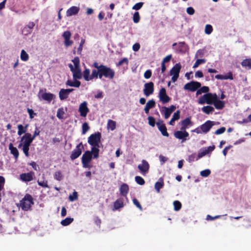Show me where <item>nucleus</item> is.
I'll list each match as a JSON object with an SVG mask.
<instances>
[{"instance_id": "obj_2", "label": "nucleus", "mask_w": 251, "mask_h": 251, "mask_svg": "<svg viewBox=\"0 0 251 251\" xmlns=\"http://www.w3.org/2000/svg\"><path fill=\"white\" fill-rule=\"evenodd\" d=\"M33 204L32 197L30 194H26L20 201L19 205L23 210L28 211L30 209L31 205Z\"/></svg>"}, {"instance_id": "obj_38", "label": "nucleus", "mask_w": 251, "mask_h": 251, "mask_svg": "<svg viewBox=\"0 0 251 251\" xmlns=\"http://www.w3.org/2000/svg\"><path fill=\"white\" fill-rule=\"evenodd\" d=\"M54 178L58 181H61L63 178V175L61 171H58L55 172L54 174Z\"/></svg>"}, {"instance_id": "obj_13", "label": "nucleus", "mask_w": 251, "mask_h": 251, "mask_svg": "<svg viewBox=\"0 0 251 251\" xmlns=\"http://www.w3.org/2000/svg\"><path fill=\"white\" fill-rule=\"evenodd\" d=\"M174 135L176 138L181 140L182 142L186 141L187 138L189 135L188 132L185 130L176 131L174 133Z\"/></svg>"}, {"instance_id": "obj_4", "label": "nucleus", "mask_w": 251, "mask_h": 251, "mask_svg": "<svg viewBox=\"0 0 251 251\" xmlns=\"http://www.w3.org/2000/svg\"><path fill=\"white\" fill-rule=\"evenodd\" d=\"M100 70V78H101L103 76L105 78L112 79L115 76V71L113 69L110 67H108L105 65L101 67Z\"/></svg>"}, {"instance_id": "obj_57", "label": "nucleus", "mask_w": 251, "mask_h": 251, "mask_svg": "<svg viewBox=\"0 0 251 251\" xmlns=\"http://www.w3.org/2000/svg\"><path fill=\"white\" fill-rule=\"evenodd\" d=\"M133 204L137 206L141 211L143 210L142 207L138 200L136 198L133 199Z\"/></svg>"}, {"instance_id": "obj_6", "label": "nucleus", "mask_w": 251, "mask_h": 251, "mask_svg": "<svg viewBox=\"0 0 251 251\" xmlns=\"http://www.w3.org/2000/svg\"><path fill=\"white\" fill-rule=\"evenodd\" d=\"M181 68V66L179 63H176L170 70V75H173L172 81L175 82L179 77V74Z\"/></svg>"}, {"instance_id": "obj_8", "label": "nucleus", "mask_w": 251, "mask_h": 251, "mask_svg": "<svg viewBox=\"0 0 251 251\" xmlns=\"http://www.w3.org/2000/svg\"><path fill=\"white\" fill-rule=\"evenodd\" d=\"M201 87V83L200 82L192 81L186 83L184 86V89L190 91L195 92Z\"/></svg>"}, {"instance_id": "obj_48", "label": "nucleus", "mask_w": 251, "mask_h": 251, "mask_svg": "<svg viewBox=\"0 0 251 251\" xmlns=\"http://www.w3.org/2000/svg\"><path fill=\"white\" fill-rule=\"evenodd\" d=\"M89 128L90 127L87 123H83L82 126V134H85Z\"/></svg>"}, {"instance_id": "obj_10", "label": "nucleus", "mask_w": 251, "mask_h": 251, "mask_svg": "<svg viewBox=\"0 0 251 251\" xmlns=\"http://www.w3.org/2000/svg\"><path fill=\"white\" fill-rule=\"evenodd\" d=\"M159 98L163 103L169 102L171 98L167 95L166 90L165 88H162L159 92Z\"/></svg>"}, {"instance_id": "obj_27", "label": "nucleus", "mask_w": 251, "mask_h": 251, "mask_svg": "<svg viewBox=\"0 0 251 251\" xmlns=\"http://www.w3.org/2000/svg\"><path fill=\"white\" fill-rule=\"evenodd\" d=\"M53 94L50 93H44L42 94L41 97L43 100L50 102L53 99Z\"/></svg>"}, {"instance_id": "obj_29", "label": "nucleus", "mask_w": 251, "mask_h": 251, "mask_svg": "<svg viewBox=\"0 0 251 251\" xmlns=\"http://www.w3.org/2000/svg\"><path fill=\"white\" fill-rule=\"evenodd\" d=\"M66 84L67 86L78 88L80 86L81 83L79 81L75 79L74 82L70 80H68Z\"/></svg>"}, {"instance_id": "obj_34", "label": "nucleus", "mask_w": 251, "mask_h": 251, "mask_svg": "<svg viewBox=\"0 0 251 251\" xmlns=\"http://www.w3.org/2000/svg\"><path fill=\"white\" fill-rule=\"evenodd\" d=\"M201 110L203 112L206 114H209L210 113L213 112L214 111V108L211 106H203Z\"/></svg>"}, {"instance_id": "obj_12", "label": "nucleus", "mask_w": 251, "mask_h": 251, "mask_svg": "<svg viewBox=\"0 0 251 251\" xmlns=\"http://www.w3.org/2000/svg\"><path fill=\"white\" fill-rule=\"evenodd\" d=\"M78 111L80 113V116L85 117L87 113L89 112V109L87 107V102L86 101L81 103L79 105Z\"/></svg>"}, {"instance_id": "obj_56", "label": "nucleus", "mask_w": 251, "mask_h": 251, "mask_svg": "<svg viewBox=\"0 0 251 251\" xmlns=\"http://www.w3.org/2000/svg\"><path fill=\"white\" fill-rule=\"evenodd\" d=\"M38 184L42 186L44 188H47L48 187V181L47 180H43V181H39V180L37 181Z\"/></svg>"}, {"instance_id": "obj_5", "label": "nucleus", "mask_w": 251, "mask_h": 251, "mask_svg": "<svg viewBox=\"0 0 251 251\" xmlns=\"http://www.w3.org/2000/svg\"><path fill=\"white\" fill-rule=\"evenodd\" d=\"M92 155L94 156V152L92 151V149L91 151H87L84 152L81 157V162L83 168H91V166L89 164L92 159Z\"/></svg>"}, {"instance_id": "obj_42", "label": "nucleus", "mask_w": 251, "mask_h": 251, "mask_svg": "<svg viewBox=\"0 0 251 251\" xmlns=\"http://www.w3.org/2000/svg\"><path fill=\"white\" fill-rule=\"evenodd\" d=\"M164 186V182L163 180L161 182L157 181L155 183L154 188L158 193L160 192V190Z\"/></svg>"}, {"instance_id": "obj_33", "label": "nucleus", "mask_w": 251, "mask_h": 251, "mask_svg": "<svg viewBox=\"0 0 251 251\" xmlns=\"http://www.w3.org/2000/svg\"><path fill=\"white\" fill-rule=\"evenodd\" d=\"M209 91V88L207 86H203L202 87H200L198 89L196 92V95H199L203 93H208V92Z\"/></svg>"}, {"instance_id": "obj_31", "label": "nucleus", "mask_w": 251, "mask_h": 251, "mask_svg": "<svg viewBox=\"0 0 251 251\" xmlns=\"http://www.w3.org/2000/svg\"><path fill=\"white\" fill-rule=\"evenodd\" d=\"M90 70L87 68H85V70L83 72V77L85 80L88 81L91 80V75H90Z\"/></svg>"}, {"instance_id": "obj_22", "label": "nucleus", "mask_w": 251, "mask_h": 251, "mask_svg": "<svg viewBox=\"0 0 251 251\" xmlns=\"http://www.w3.org/2000/svg\"><path fill=\"white\" fill-rule=\"evenodd\" d=\"M124 206L123 198H119L117 199L114 202L113 205V210H116Z\"/></svg>"}, {"instance_id": "obj_11", "label": "nucleus", "mask_w": 251, "mask_h": 251, "mask_svg": "<svg viewBox=\"0 0 251 251\" xmlns=\"http://www.w3.org/2000/svg\"><path fill=\"white\" fill-rule=\"evenodd\" d=\"M214 125L215 122L208 120L206 122H205L204 124L201 125L200 126V128L202 132L204 133H206L210 130V129Z\"/></svg>"}, {"instance_id": "obj_18", "label": "nucleus", "mask_w": 251, "mask_h": 251, "mask_svg": "<svg viewBox=\"0 0 251 251\" xmlns=\"http://www.w3.org/2000/svg\"><path fill=\"white\" fill-rule=\"evenodd\" d=\"M188 50V47L184 42H181L178 43V46L177 49V52L184 54L186 53Z\"/></svg>"}, {"instance_id": "obj_16", "label": "nucleus", "mask_w": 251, "mask_h": 251, "mask_svg": "<svg viewBox=\"0 0 251 251\" xmlns=\"http://www.w3.org/2000/svg\"><path fill=\"white\" fill-rule=\"evenodd\" d=\"M34 173L32 171L27 173H22L20 175V178L24 182H29L33 179Z\"/></svg>"}, {"instance_id": "obj_37", "label": "nucleus", "mask_w": 251, "mask_h": 251, "mask_svg": "<svg viewBox=\"0 0 251 251\" xmlns=\"http://www.w3.org/2000/svg\"><path fill=\"white\" fill-rule=\"evenodd\" d=\"M73 221V218L67 217L61 221V224L63 226H67L69 225L70 224H71Z\"/></svg>"}, {"instance_id": "obj_64", "label": "nucleus", "mask_w": 251, "mask_h": 251, "mask_svg": "<svg viewBox=\"0 0 251 251\" xmlns=\"http://www.w3.org/2000/svg\"><path fill=\"white\" fill-rule=\"evenodd\" d=\"M172 118L175 121L178 120L180 118V111L177 110L175 112L173 115Z\"/></svg>"}, {"instance_id": "obj_14", "label": "nucleus", "mask_w": 251, "mask_h": 251, "mask_svg": "<svg viewBox=\"0 0 251 251\" xmlns=\"http://www.w3.org/2000/svg\"><path fill=\"white\" fill-rule=\"evenodd\" d=\"M149 168V164L145 160H143L142 161V164H139L138 166V169L144 176H145L148 172Z\"/></svg>"}, {"instance_id": "obj_25", "label": "nucleus", "mask_w": 251, "mask_h": 251, "mask_svg": "<svg viewBox=\"0 0 251 251\" xmlns=\"http://www.w3.org/2000/svg\"><path fill=\"white\" fill-rule=\"evenodd\" d=\"M9 150L10 151V152L13 155L15 159L17 160L19 155V151L16 147H14L12 143H10L9 145Z\"/></svg>"}, {"instance_id": "obj_35", "label": "nucleus", "mask_w": 251, "mask_h": 251, "mask_svg": "<svg viewBox=\"0 0 251 251\" xmlns=\"http://www.w3.org/2000/svg\"><path fill=\"white\" fill-rule=\"evenodd\" d=\"M28 126V125H26L24 127L22 125H19L18 126V134L19 135H21L22 134L26 132V128Z\"/></svg>"}, {"instance_id": "obj_59", "label": "nucleus", "mask_w": 251, "mask_h": 251, "mask_svg": "<svg viewBox=\"0 0 251 251\" xmlns=\"http://www.w3.org/2000/svg\"><path fill=\"white\" fill-rule=\"evenodd\" d=\"M29 146H23V151L26 157H28L29 154Z\"/></svg>"}, {"instance_id": "obj_50", "label": "nucleus", "mask_w": 251, "mask_h": 251, "mask_svg": "<svg viewBox=\"0 0 251 251\" xmlns=\"http://www.w3.org/2000/svg\"><path fill=\"white\" fill-rule=\"evenodd\" d=\"M163 109H164V118L167 119H168L171 115V114L172 113L170 112V110H169L168 108L166 107H163Z\"/></svg>"}, {"instance_id": "obj_47", "label": "nucleus", "mask_w": 251, "mask_h": 251, "mask_svg": "<svg viewBox=\"0 0 251 251\" xmlns=\"http://www.w3.org/2000/svg\"><path fill=\"white\" fill-rule=\"evenodd\" d=\"M140 20V16L138 12H135L133 14V21L134 23H138Z\"/></svg>"}, {"instance_id": "obj_21", "label": "nucleus", "mask_w": 251, "mask_h": 251, "mask_svg": "<svg viewBox=\"0 0 251 251\" xmlns=\"http://www.w3.org/2000/svg\"><path fill=\"white\" fill-rule=\"evenodd\" d=\"M155 106V102L153 99L149 100L146 103L144 108V111L146 114H149L150 109L153 108Z\"/></svg>"}, {"instance_id": "obj_46", "label": "nucleus", "mask_w": 251, "mask_h": 251, "mask_svg": "<svg viewBox=\"0 0 251 251\" xmlns=\"http://www.w3.org/2000/svg\"><path fill=\"white\" fill-rule=\"evenodd\" d=\"M205 62V60L204 59H198L195 63H194L193 68H197L200 64L202 63H204Z\"/></svg>"}, {"instance_id": "obj_40", "label": "nucleus", "mask_w": 251, "mask_h": 251, "mask_svg": "<svg viewBox=\"0 0 251 251\" xmlns=\"http://www.w3.org/2000/svg\"><path fill=\"white\" fill-rule=\"evenodd\" d=\"M100 70H93L92 74L91 75V80L94 78H100Z\"/></svg>"}, {"instance_id": "obj_15", "label": "nucleus", "mask_w": 251, "mask_h": 251, "mask_svg": "<svg viewBox=\"0 0 251 251\" xmlns=\"http://www.w3.org/2000/svg\"><path fill=\"white\" fill-rule=\"evenodd\" d=\"M158 130L161 132L163 136L169 137V134L167 132V127L163 123V121L160 120L156 123Z\"/></svg>"}, {"instance_id": "obj_30", "label": "nucleus", "mask_w": 251, "mask_h": 251, "mask_svg": "<svg viewBox=\"0 0 251 251\" xmlns=\"http://www.w3.org/2000/svg\"><path fill=\"white\" fill-rule=\"evenodd\" d=\"M69 96V94L65 89H61L59 93V97L61 100L66 99Z\"/></svg>"}, {"instance_id": "obj_51", "label": "nucleus", "mask_w": 251, "mask_h": 251, "mask_svg": "<svg viewBox=\"0 0 251 251\" xmlns=\"http://www.w3.org/2000/svg\"><path fill=\"white\" fill-rule=\"evenodd\" d=\"M148 119L149 125L152 127H154L155 124H156L155 119L152 116H149Z\"/></svg>"}, {"instance_id": "obj_63", "label": "nucleus", "mask_w": 251, "mask_h": 251, "mask_svg": "<svg viewBox=\"0 0 251 251\" xmlns=\"http://www.w3.org/2000/svg\"><path fill=\"white\" fill-rule=\"evenodd\" d=\"M151 75H152V72H151V70H148L145 72L144 76L145 78L149 79L151 76Z\"/></svg>"}, {"instance_id": "obj_61", "label": "nucleus", "mask_w": 251, "mask_h": 251, "mask_svg": "<svg viewBox=\"0 0 251 251\" xmlns=\"http://www.w3.org/2000/svg\"><path fill=\"white\" fill-rule=\"evenodd\" d=\"M226 127H222L219 129H218L217 130H216L215 132V134H216V135H219V134H221L223 133H224L226 131Z\"/></svg>"}, {"instance_id": "obj_52", "label": "nucleus", "mask_w": 251, "mask_h": 251, "mask_svg": "<svg viewBox=\"0 0 251 251\" xmlns=\"http://www.w3.org/2000/svg\"><path fill=\"white\" fill-rule=\"evenodd\" d=\"M213 31V27L210 25H206L205 27V33L207 34H210Z\"/></svg>"}, {"instance_id": "obj_49", "label": "nucleus", "mask_w": 251, "mask_h": 251, "mask_svg": "<svg viewBox=\"0 0 251 251\" xmlns=\"http://www.w3.org/2000/svg\"><path fill=\"white\" fill-rule=\"evenodd\" d=\"M72 62L75 68H80V61L78 57H75L74 59L72 60Z\"/></svg>"}, {"instance_id": "obj_19", "label": "nucleus", "mask_w": 251, "mask_h": 251, "mask_svg": "<svg viewBox=\"0 0 251 251\" xmlns=\"http://www.w3.org/2000/svg\"><path fill=\"white\" fill-rule=\"evenodd\" d=\"M79 11V7L73 6L67 10L66 16L67 17H70L73 15H76L78 13Z\"/></svg>"}, {"instance_id": "obj_54", "label": "nucleus", "mask_w": 251, "mask_h": 251, "mask_svg": "<svg viewBox=\"0 0 251 251\" xmlns=\"http://www.w3.org/2000/svg\"><path fill=\"white\" fill-rule=\"evenodd\" d=\"M84 43H85V40L83 39H82L81 40L79 47L77 49V52L78 54H81L82 50V48H83V46Z\"/></svg>"}, {"instance_id": "obj_58", "label": "nucleus", "mask_w": 251, "mask_h": 251, "mask_svg": "<svg viewBox=\"0 0 251 251\" xmlns=\"http://www.w3.org/2000/svg\"><path fill=\"white\" fill-rule=\"evenodd\" d=\"M5 180L3 176H0V190H2L4 189V186Z\"/></svg>"}, {"instance_id": "obj_20", "label": "nucleus", "mask_w": 251, "mask_h": 251, "mask_svg": "<svg viewBox=\"0 0 251 251\" xmlns=\"http://www.w3.org/2000/svg\"><path fill=\"white\" fill-rule=\"evenodd\" d=\"M180 123L181 126L180 129L185 130H186L189 126L192 125V124L190 117L186 118L182 120Z\"/></svg>"}, {"instance_id": "obj_32", "label": "nucleus", "mask_w": 251, "mask_h": 251, "mask_svg": "<svg viewBox=\"0 0 251 251\" xmlns=\"http://www.w3.org/2000/svg\"><path fill=\"white\" fill-rule=\"evenodd\" d=\"M241 64L244 68L251 69V59L248 58L243 60Z\"/></svg>"}, {"instance_id": "obj_39", "label": "nucleus", "mask_w": 251, "mask_h": 251, "mask_svg": "<svg viewBox=\"0 0 251 251\" xmlns=\"http://www.w3.org/2000/svg\"><path fill=\"white\" fill-rule=\"evenodd\" d=\"M21 59L23 61H26L29 59V55L24 50H22L21 52Z\"/></svg>"}, {"instance_id": "obj_9", "label": "nucleus", "mask_w": 251, "mask_h": 251, "mask_svg": "<svg viewBox=\"0 0 251 251\" xmlns=\"http://www.w3.org/2000/svg\"><path fill=\"white\" fill-rule=\"evenodd\" d=\"M154 92V84L152 82H149L144 84V89H143L144 94L148 97L153 94Z\"/></svg>"}, {"instance_id": "obj_28", "label": "nucleus", "mask_w": 251, "mask_h": 251, "mask_svg": "<svg viewBox=\"0 0 251 251\" xmlns=\"http://www.w3.org/2000/svg\"><path fill=\"white\" fill-rule=\"evenodd\" d=\"M73 76L75 79H81L82 78V74L80 68H75V70L73 72Z\"/></svg>"}, {"instance_id": "obj_44", "label": "nucleus", "mask_w": 251, "mask_h": 251, "mask_svg": "<svg viewBox=\"0 0 251 251\" xmlns=\"http://www.w3.org/2000/svg\"><path fill=\"white\" fill-rule=\"evenodd\" d=\"M173 204L174 206V210L176 211H179L182 207L181 202L178 201H174Z\"/></svg>"}, {"instance_id": "obj_43", "label": "nucleus", "mask_w": 251, "mask_h": 251, "mask_svg": "<svg viewBox=\"0 0 251 251\" xmlns=\"http://www.w3.org/2000/svg\"><path fill=\"white\" fill-rule=\"evenodd\" d=\"M65 114L63 107L59 108L57 111L56 116L59 119H63V115Z\"/></svg>"}, {"instance_id": "obj_3", "label": "nucleus", "mask_w": 251, "mask_h": 251, "mask_svg": "<svg viewBox=\"0 0 251 251\" xmlns=\"http://www.w3.org/2000/svg\"><path fill=\"white\" fill-rule=\"evenodd\" d=\"M217 95L216 93H206L200 97L198 100V103L200 104L207 103L212 104L214 101L217 100Z\"/></svg>"}, {"instance_id": "obj_26", "label": "nucleus", "mask_w": 251, "mask_h": 251, "mask_svg": "<svg viewBox=\"0 0 251 251\" xmlns=\"http://www.w3.org/2000/svg\"><path fill=\"white\" fill-rule=\"evenodd\" d=\"M213 104L217 109H223L225 105L224 101L218 99V97H217V100H215Z\"/></svg>"}, {"instance_id": "obj_23", "label": "nucleus", "mask_w": 251, "mask_h": 251, "mask_svg": "<svg viewBox=\"0 0 251 251\" xmlns=\"http://www.w3.org/2000/svg\"><path fill=\"white\" fill-rule=\"evenodd\" d=\"M129 191V187L126 183H123L120 188V194L124 197H126Z\"/></svg>"}, {"instance_id": "obj_24", "label": "nucleus", "mask_w": 251, "mask_h": 251, "mask_svg": "<svg viewBox=\"0 0 251 251\" xmlns=\"http://www.w3.org/2000/svg\"><path fill=\"white\" fill-rule=\"evenodd\" d=\"M215 78L221 80L233 79V75L231 72H228L227 75H215Z\"/></svg>"}, {"instance_id": "obj_55", "label": "nucleus", "mask_w": 251, "mask_h": 251, "mask_svg": "<svg viewBox=\"0 0 251 251\" xmlns=\"http://www.w3.org/2000/svg\"><path fill=\"white\" fill-rule=\"evenodd\" d=\"M78 195L77 193L75 191L74 192L73 195L69 196V200L71 201H73L77 199Z\"/></svg>"}, {"instance_id": "obj_1", "label": "nucleus", "mask_w": 251, "mask_h": 251, "mask_svg": "<svg viewBox=\"0 0 251 251\" xmlns=\"http://www.w3.org/2000/svg\"><path fill=\"white\" fill-rule=\"evenodd\" d=\"M101 134L100 132H96L91 134L88 138V143L92 146L91 149L94 152V158H98L99 156V143L100 140Z\"/></svg>"}, {"instance_id": "obj_60", "label": "nucleus", "mask_w": 251, "mask_h": 251, "mask_svg": "<svg viewBox=\"0 0 251 251\" xmlns=\"http://www.w3.org/2000/svg\"><path fill=\"white\" fill-rule=\"evenodd\" d=\"M128 63V59L127 58L125 57V58H123L122 60H121L120 61H119L117 65L120 66H122L124 64L127 65Z\"/></svg>"}, {"instance_id": "obj_17", "label": "nucleus", "mask_w": 251, "mask_h": 251, "mask_svg": "<svg viewBox=\"0 0 251 251\" xmlns=\"http://www.w3.org/2000/svg\"><path fill=\"white\" fill-rule=\"evenodd\" d=\"M33 141L31 138V134L29 133H25L21 138V141L23 142V146H30Z\"/></svg>"}, {"instance_id": "obj_41", "label": "nucleus", "mask_w": 251, "mask_h": 251, "mask_svg": "<svg viewBox=\"0 0 251 251\" xmlns=\"http://www.w3.org/2000/svg\"><path fill=\"white\" fill-rule=\"evenodd\" d=\"M207 154H208V151H206L205 148H203L201 149L200 151L199 152L197 158L196 159L198 160V159L205 156Z\"/></svg>"}, {"instance_id": "obj_7", "label": "nucleus", "mask_w": 251, "mask_h": 251, "mask_svg": "<svg viewBox=\"0 0 251 251\" xmlns=\"http://www.w3.org/2000/svg\"><path fill=\"white\" fill-rule=\"evenodd\" d=\"M84 149V147L82 142H80L78 144L75 148L72 151V153L70 155V158L72 160L77 158L81 154L82 150Z\"/></svg>"}, {"instance_id": "obj_36", "label": "nucleus", "mask_w": 251, "mask_h": 251, "mask_svg": "<svg viewBox=\"0 0 251 251\" xmlns=\"http://www.w3.org/2000/svg\"><path fill=\"white\" fill-rule=\"evenodd\" d=\"M116 122L112 120H108L107 122V128L113 131L116 128Z\"/></svg>"}, {"instance_id": "obj_53", "label": "nucleus", "mask_w": 251, "mask_h": 251, "mask_svg": "<svg viewBox=\"0 0 251 251\" xmlns=\"http://www.w3.org/2000/svg\"><path fill=\"white\" fill-rule=\"evenodd\" d=\"M211 173L209 169H205L201 172L200 174L203 177H207Z\"/></svg>"}, {"instance_id": "obj_45", "label": "nucleus", "mask_w": 251, "mask_h": 251, "mask_svg": "<svg viewBox=\"0 0 251 251\" xmlns=\"http://www.w3.org/2000/svg\"><path fill=\"white\" fill-rule=\"evenodd\" d=\"M135 180L137 183L140 185H143L145 183L144 179L140 176H136Z\"/></svg>"}, {"instance_id": "obj_62", "label": "nucleus", "mask_w": 251, "mask_h": 251, "mask_svg": "<svg viewBox=\"0 0 251 251\" xmlns=\"http://www.w3.org/2000/svg\"><path fill=\"white\" fill-rule=\"evenodd\" d=\"M143 5V2H142L137 3L133 6L132 9L136 10H139L141 8Z\"/></svg>"}]
</instances>
